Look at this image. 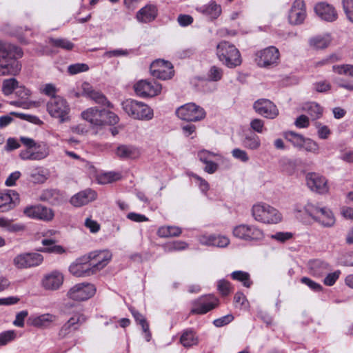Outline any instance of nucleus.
Wrapping results in <instances>:
<instances>
[{"mask_svg": "<svg viewBox=\"0 0 353 353\" xmlns=\"http://www.w3.org/2000/svg\"><path fill=\"white\" fill-rule=\"evenodd\" d=\"M254 219L265 224H276L282 221V214L269 204L258 203L251 210Z\"/></svg>", "mask_w": 353, "mask_h": 353, "instance_id": "2", "label": "nucleus"}, {"mask_svg": "<svg viewBox=\"0 0 353 353\" xmlns=\"http://www.w3.org/2000/svg\"><path fill=\"white\" fill-rule=\"evenodd\" d=\"M161 85L155 81L140 80L134 85L137 95L141 97H153L161 91Z\"/></svg>", "mask_w": 353, "mask_h": 353, "instance_id": "15", "label": "nucleus"}, {"mask_svg": "<svg viewBox=\"0 0 353 353\" xmlns=\"http://www.w3.org/2000/svg\"><path fill=\"white\" fill-rule=\"evenodd\" d=\"M20 141L25 147L19 154V157L23 161H41L50 154V147L45 142H37L34 139L21 137Z\"/></svg>", "mask_w": 353, "mask_h": 353, "instance_id": "1", "label": "nucleus"}, {"mask_svg": "<svg viewBox=\"0 0 353 353\" xmlns=\"http://www.w3.org/2000/svg\"><path fill=\"white\" fill-rule=\"evenodd\" d=\"M7 54L8 57L6 60L13 59L17 61V59L22 57L23 53L21 48L9 43V50H8Z\"/></svg>", "mask_w": 353, "mask_h": 353, "instance_id": "48", "label": "nucleus"}, {"mask_svg": "<svg viewBox=\"0 0 353 353\" xmlns=\"http://www.w3.org/2000/svg\"><path fill=\"white\" fill-rule=\"evenodd\" d=\"M196 10L212 19L218 18L221 13V6L214 1L196 8Z\"/></svg>", "mask_w": 353, "mask_h": 353, "instance_id": "31", "label": "nucleus"}, {"mask_svg": "<svg viewBox=\"0 0 353 353\" xmlns=\"http://www.w3.org/2000/svg\"><path fill=\"white\" fill-rule=\"evenodd\" d=\"M84 225L88 229H89L90 232L92 233L98 232L101 228L100 224L97 221L92 219L91 218H87L85 220Z\"/></svg>", "mask_w": 353, "mask_h": 353, "instance_id": "61", "label": "nucleus"}, {"mask_svg": "<svg viewBox=\"0 0 353 353\" xmlns=\"http://www.w3.org/2000/svg\"><path fill=\"white\" fill-rule=\"evenodd\" d=\"M104 124L114 125L119 121V117L112 112L104 110Z\"/></svg>", "mask_w": 353, "mask_h": 353, "instance_id": "58", "label": "nucleus"}, {"mask_svg": "<svg viewBox=\"0 0 353 353\" xmlns=\"http://www.w3.org/2000/svg\"><path fill=\"white\" fill-rule=\"evenodd\" d=\"M46 108L52 117L58 119L61 123L69 119L70 105L66 100L60 96L50 98L46 104Z\"/></svg>", "mask_w": 353, "mask_h": 353, "instance_id": "6", "label": "nucleus"}, {"mask_svg": "<svg viewBox=\"0 0 353 353\" xmlns=\"http://www.w3.org/2000/svg\"><path fill=\"white\" fill-rule=\"evenodd\" d=\"M253 108L259 114L273 119L279 114V110L276 105L271 101L265 99H261L254 102Z\"/></svg>", "mask_w": 353, "mask_h": 353, "instance_id": "20", "label": "nucleus"}, {"mask_svg": "<svg viewBox=\"0 0 353 353\" xmlns=\"http://www.w3.org/2000/svg\"><path fill=\"white\" fill-rule=\"evenodd\" d=\"M255 56V61L259 67L269 68L279 63L280 53L278 48L270 46L258 51Z\"/></svg>", "mask_w": 353, "mask_h": 353, "instance_id": "10", "label": "nucleus"}, {"mask_svg": "<svg viewBox=\"0 0 353 353\" xmlns=\"http://www.w3.org/2000/svg\"><path fill=\"white\" fill-rule=\"evenodd\" d=\"M23 214L31 219L49 221L54 217L52 210L41 205H30L24 208Z\"/></svg>", "mask_w": 353, "mask_h": 353, "instance_id": "19", "label": "nucleus"}, {"mask_svg": "<svg viewBox=\"0 0 353 353\" xmlns=\"http://www.w3.org/2000/svg\"><path fill=\"white\" fill-rule=\"evenodd\" d=\"M332 70L339 74L348 75L353 77V65H333Z\"/></svg>", "mask_w": 353, "mask_h": 353, "instance_id": "51", "label": "nucleus"}, {"mask_svg": "<svg viewBox=\"0 0 353 353\" xmlns=\"http://www.w3.org/2000/svg\"><path fill=\"white\" fill-rule=\"evenodd\" d=\"M84 256L77 259L69 268L70 272L75 276H88L93 274L87 260L83 261Z\"/></svg>", "mask_w": 353, "mask_h": 353, "instance_id": "25", "label": "nucleus"}, {"mask_svg": "<svg viewBox=\"0 0 353 353\" xmlns=\"http://www.w3.org/2000/svg\"><path fill=\"white\" fill-rule=\"evenodd\" d=\"M314 11L322 20L327 22L335 21L338 18V13L335 8L325 2H320L316 4Z\"/></svg>", "mask_w": 353, "mask_h": 353, "instance_id": "23", "label": "nucleus"}, {"mask_svg": "<svg viewBox=\"0 0 353 353\" xmlns=\"http://www.w3.org/2000/svg\"><path fill=\"white\" fill-rule=\"evenodd\" d=\"M56 316L51 314H43L32 319V324L37 327H47L56 321Z\"/></svg>", "mask_w": 353, "mask_h": 353, "instance_id": "35", "label": "nucleus"}, {"mask_svg": "<svg viewBox=\"0 0 353 353\" xmlns=\"http://www.w3.org/2000/svg\"><path fill=\"white\" fill-rule=\"evenodd\" d=\"M41 243L43 245L46 246V248L41 250V252L59 254L65 252V249L61 245H55V241L53 239H43Z\"/></svg>", "mask_w": 353, "mask_h": 353, "instance_id": "36", "label": "nucleus"}, {"mask_svg": "<svg viewBox=\"0 0 353 353\" xmlns=\"http://www.w3.org/2000/svg\"><path fill=\"white\" fill-rule=\"evenodd\" d=\"M293 236L292 232H278L275 234H271L270 238L275 240L279 243H285L291 239Z\"/></svg>", "mask_w": 353, "mask_h": 353, "instance_id": "52", "label": "nucleus"}, {"mask_svg": "<svg viewBox=\"0 0 353 353\" xmlns=\"http://www.w3.org/2000/svg\"><path fill=\"white\" fill-rule=\"evenodd\" d=\"M43 257L36 252H26L17 254L13 259V265L17 269H28L39 266L42 263Z\"/></svg>", "mask_w": 353, "mask_h": 353, "instance_id": "13", "label": "nucleus"}, {"mask_svg": "<svg viewBox=\"0 0 353 353\" xmlns=\"http://www.w3.org/2000/svg\"><path fill=\"white\" fill-rule=\"evenodd\" d=\"M232 154L234 158L243 163L248 162L250 159L248 153L245 150L239 148L234 149L232 151Z\"/></svg>", "mask_w": 353, "mask_h": 353, "instance_id": "59", "label": "nucleus"}, {"mask_svg": "<svg viewBox=\"0 0 353 353\" xmlns=\"http://www.w3.org/2000/svg\"><path fill=\"white\" fill-rule=\"evenodd\" d=\"M231 276L234 280L242 282L246 288H250L252 283L250 281V274L245 272L234 271L231 274Z\"/></svg>", "mask_w": 353, "mask_h": 353, "instance_id": "43", "label": "nucleus"}, {"mask_svg": "<svg viewBox=\"0 0 353 353\" xmlns=\"http://www.w3.org/2000/svg\"><path fill=\"white\" fill-rule=\"evenodd\" d=\"M157 14L158 9L157 6L148 4L137 12L136 18L141 23H149L154 21Z\"/></svg>", "mask_w": 353, "mask_h": 353, "instance_id": "28", "label": "nucleus"}, {"mask_svg": "<svg viewBox=\"0 0 353 353\" xmlns=\"http://www.w3.org/2000/svg\"><path fill=\"white\" fill-rule=\"evenodd\" d=\"M97 196V194L94 190L86 189L72 196L70 203L74 207H81L94 201Z\"/></svg>", "mask_w": 353, "mask_h": 353, "instance_id": "24", "label": "nucleus"}, {"mask_svg": "<svg viewBox=\"0 0 353 353\" xmlns=\"http://www.w3.org/2000/svg\"><path fill=\"white\" fill-rule=\"evenodd\" d=\"M19 82L14 78L5 79L2 83V92L5 95L11 94L18 87Z\"/></svg>", "mask_w": 353, "mask_h": 353, "instance_id": "42", "label": "nucleus"}, {"mask_svg": "<svg viewBox=\"0 0 353 353\" xmlns=\"http://www.w3.org/2000/svg\"><path fill=\"white\" fill-rule=\"evenodd\" d=\"M126 114L134 119L149 121L153 117V110L145 103L134 99H126L121 103Z\"/></svg>", "mask_w": 353, "mask_h": 353, "instance_id": "4", "label": "nucleus"}, {"mask_svg": "<svg viewBox=\"0 0 353 353\" xmlns=\"http://www.w3.org/2000/svg\"><path fill=\"white\" fill-rule=\"evenodd\" d=\"M40 91L41 93L48 97H51V98L57 97L56 93L57 92V89L52 83H46L43 85L40 88Z\"/></svg>", "mask_w": 353, "mask_h": 353, "instance_id": "57", "label": "nucleus"}, {"mask_svg": "<svg viewBox=\"0 0 353 353\" xmlns=\"http://www.w3.org/2000/svg\"><path fill=\"white\" fill-rule=\"evenodd\" d=\"M217 289L223 296H227L232 292L230 283L224 279L218 281Z\"/></svg>", "mask_w": 353, "mask_h": 353, "instance_id": "54", "label": "nucleus"}, {"mask_svg": "<svg viewBox=\"0 0 353 353\" xmlns=\"http://www.w3.org/2000/svg\"><path fill=\"white\" fill-rule=\"evenodd\" d=\"M223 76V70L215 65L212 66L208 73V77L213 81H218L221 79Z\"/></svg>", "mask_w": 353, "mask_h": 353, "instance_id": "53", "label": "nucleus"}, {"mask_svg": "<svg viewBox=\"0 0 353 353\" xmlns=\"http://www.w3.org/2000/svg\"><path fill=\"white\" fill-rule=\"evenodd\" d=\"M332 41L330 34L317 35L309 39V46L314 50H323L327 48Z\"/></svg>", "mask_w": 353, "mask_h": 353, "instance_id": "29", "label": "nucleus"}, {"mask_svg": "<svg viewBox=\"0 0 353 353\" xmlns=\"http://www.w3.org/2000/svg\"><path fill=\"white\" fill-rule=\"evenodd\" d=\"M219 305V299L212 294L202 296L192 302L190 314H204Z\"/></svg>", "mask_w": 353, "mask_h": 353, "instance_id": "12", "label": "nucleus"}, {"mask_svg": "<svg viewBox=\"0 0 353 353\" xmlns=\"http://www.w3.org/2000/svg\"><path fill=\"white\" fill-rule=\"evenodd\" d=\"M230 243V240L225 236L214 235L213 239V244L212 246H216L219 248H225Z\"/></svg>", "mask_w": 353, "mask_h": 353, "instance_id": "60", "label": "nucleus"}, {"mask_svg": "<svg viewBox=\"0 0 353 353\" xmlns=\"http://www.w3.org/2000/svg\"><path fill=\"white\" fill-rule=\"evenodd\" d=\"M104 110L90 108L83 111L81 116L92 125L101 126L104 125Z\"/></svg>", "mask_w": 353, "mask_h": 353, "instance_id": "26", "label": "nucleus"}, {"mask_svg": "<svg viewBox=\"0 0 353 353\" xmlns=\"http://www.w3.org/2000/svg\"><path fill=\"white\" fill-rule=\"evenodd\" d=\"M85 316L81 312H75L63 325L59 334L64 336L70 332L71 329L77 330L79 325L85 321Z\"/></svg>", "mask_w": 353, "mask_h": 353, "instance_id": "27", "label": "nucleus"}, {"mask_svg": "<svg viewBox=\"0 0 353 353\" xmlns=\"http://www.w3.org/2000/svg\"><path fill=\"white\" fill-rule=\"evenodd\" d=\"M342 6L347 19L353 23V0H342Z\"/></svg>", "mask_w": 353, "mask_h": 353, "instance_id": "50", "label": "nucleus"}, {"mask_svg": "<svg viewBox=\"0 0 353 353\" xmlns=\"http://www.w3.org/2000/svg\"><path fill=\"white\" fill-rule=\"evenodd\" d=\"M305 212L316 221L324 227H332L335 223V218L332 212L327 208H319L313 204L307 203L304 208Z\"/></svg>", "mask_w": 353, "mask_h": 353, "instance_id": "8", "label": "nucleus"}, {"mask_svg": "<svg viewBox=\"0 0 353 353\" xmlns=\"http://www.w3.org/2000/svg\"><path fill=\"white\" fill-rule=\"evenodd\" d=\"M176 113L179 118L188 121H198L205 117L203 108L194 103L181 105L176 110Z\"/></svg>", "mask_w": 353, "mask_h": 353, "instance_id": "11", "label": "nucleus"}, {"mask_svg": "<svg viewBox=\"0 0 353 353\" xmlns=\"http://www.w3.org/2000/svg\"><path fill=\"white\" fill-rule=\"evenodd\" d=\"M234 319V317L232 314H228L221 318L216 319L213 321V324L216 327H222L224 326L229 323H230Z\"/></svg>", "mask_w": 353, "mask_h": 353, "instance_id": "63", "label": "nucleus"}, {"mask_svg": "<svg viewBox=\"0 0 353 353\" xmlns=\"http://www.w3.org/2000/svg\"><path fill=\"white\" fill-rule=\"evenodd\" d=\"M96 288L91 283H78L71 288L67 293L69 299L83 301L89 299L94 295Z\"/></svg>", "mask_w": 353, "mask_h": 353, "instance_id": "14", "label": "nucleus"}, {"mask_svg": "<svg viewBox=\"0 0 353 353\" xmlns=\"http://www.w3.org/2000/svg\"><path fill=\"white\" fill-rule=\"evenodd\" d=\"M285 138L288 141L291 142L294 147L302 149V145L305 139L303 135L290 131L285 133Z\"/></svg>", "mask_w": 353, "mask_h": 353, "instance_id": "41", "label": "nucleus"}, {"mask_svg": "<svg viewBox=\"0 0 353 353\" xmlns=\"http://www.w3.org/2000/svg\"><path fill=\"white\" fill-rule=\"evenodd\" d=\"M188 248V243L182 241H175L166 244L164 246V250L166 252H171L174 251H180L185 250Z\"/></svg>", "mask_w": 353, "mask_h": 353, "instance_id": "46", "label": "nucleus"}, {"mask_svg": "<svg viewBox=\"0 0 353 353\" xmlns=\"http://www.w3.org/2000/svg\"><path fill=\"white\" fill-rule=\"evenodd\" d=\"M181 229L176 226H162L158 229L157 234L162 238L179 236Z\"/></svg>", "mask_w": 353, "mask_h": 353, "instance_id": "37", "label": "nucleus"}, {"mask_svg": "<svg viewBox=\"0 0 353 353\" xmlns=\"http://www.w3.org/2000/svg\"><path fill=\"white\" fill-rule=\"evenodd\" d=\"M116 155L122 159H136L140 155L139 150L134 146L121 145L115 151Z\"/></svg>", "mask_w": 353, "mask_h": 353, "instance_id": "30", "label": "nucleus"}, {"mask_svg": "<svg viewBox=\"0 0 353 353\" xmlns=\"http://www.w3.org/2000/svg\"><path fill=\"white\" fill-rule=\"evenodd\" d=\"M121 177V175L119 172H105V173L101 174L99 176L98 180H99V183L105 184V183H112L113 181H117V180L120 179Z\"/></svg>", "mask_w": 353, "mask_h": 353, "instance_id": "44", "label": "nucleus"}, {"mask_svg": "<svg viewBox=\"0 0 353 353\" xmlns=\"http://www.w3.org/2000/svg\"><path fill=\"white\" fill-rule=\"evenodd\" d=\"M63 281V274L54 270L43 276L41 285L47 290H57L62 285Z\"/></svg>", "mask_w": 353, "mask_h": 353, "instance_id": "22", "label": "nucleus"}, {"mask_svg": "<svg viewBox=\"0 0 353 353\" xmlns=\"http://www.w3.org/2000/svg\"><path fill=\"white\" fill-rule=\"evenodd\" d=\"M112 259V254L108 250H95L84 256L88 262L93 274L104 268Z\"/></svg>", "mask_w": 353, "mask_h": 353, "instance_id": "9", "label": "nucleus"}, {"mask_svg": "<svg viewBox=\"0 0 353 353\" xmlns=\"http://www.w3.org/2000/svg\"><path fill=\"white\" fill-rule=\"evenodd\" d=\"M9 50V43L0 39V75H16L21 69L18 61L6 60Z\"/></svg>", "mask_w": 353, "mask_h": 353, "instance_id": "7", "label": "nucleus"}, {"mask_svg": "<svg viewBox=\"0 0 353 353\" xmlns=\"http://www.w3.org/2000/svg\"><path fill=\"white\" fill-rule=\"evenodd\" d=\"M251 128L258 133H262L264 130V122L260 119H254L250 122Z\"/></svg>", "mask_w": 353, "mask_h": 353, "instance_id": "64", "label": "nucleus"}, {"mask_svg": "<svg viewBox=\"0 0 353 353\" xmlns=\"http://www.w3.org/2000/svg\"><path fill=\"white\" fill-rule=\"evenodd\" d=\"M302 148H303L307 152L317 154L319 152V146L318 143L312 139L305 138L302 145Z\"/></svg>", "mask_w": 353, "mask_h": 353, "instance_id": "49", "label": "nucleus"}, {"mask_svg": "<svg viewBox=\"0 0 353 353\" xmlns=\"http://www.w3.org/2000/svg\"><path fill=\"white\" fill-rule=\"evenodd\" d=\"M151 74L162 80L169 79L174 75L173 66L169 61L157 59L150 65Z\"/></svg>", "mask_w": 353, "mask_h": 353, "instance_id": "17", "label": "nucleus"}, {"mask_svg": "<svg viewBox=\"0 0 353 353\" xmlns=\"http://www.w3.org/2000/svg\"><path fill=\"white\" fill-rule=\"evenodd\" d=\"M340 274V270H336L332 273L328 274L324 279V284L327 286L333 285L339 279Z\"/></svg>", "mask_w": 353, "mask_h": 353, "instance_id": "62", "label": "nucleus"}, {"mask_svg": "<svg viewBox=\"0 0 353 353\" xmlns=\"http://www.w3.org/2000/svg\"><path fill=\"white\" fill-rule=\"evenodd\" d=\"M181 343L185 347H188L198 343V338L192 330H185L180 339Z\"/></svg>", "mask_w": 353, "mask_h": 353, "instance_id": "38", "label": "nucleus"}, {"mask_svg": "<svg viewBox=\"0 0 353 353\" xmlns=\"http://www.w3.org/2000/svg\"><path fill=\"white\" fill-rule=\"evenodd\" d=\"M89 69L87 64L75 63L68 66V71L70 74H76L81 72H86Z\"/></svg>", "mask_w": 353, "mask_h": 353, "instance_id": "55", "label": "nucleus"}, {"mask_svg": "<svg viewBox=\"0 0 353 353\" xmlns=\"http://www.w3.org/2000/svg\"><path fill=\"white\" fill-rule=\"evenodd\" d=\"M216 55L220 61L230 68L240 65L242 62L239 50L228 41L217 45Z\"/></svg>", "mask_w": 353, "mask_h": 353, "instance_id": "3", "label": "nucleus"}, {"mask_svg": "<svg viewBox=\"0 0 353 353\" xmlns=\"http://www.w3.org/2000/svg\"><path fill=\"white\" fill-rule=\"evenodd\" d=\"M83 91L88 97L94 100L96 103L107 105L108 107H110V103L107 101L105 97L101 92L93 90L88 84L83 85Z\"/></svg>", "mask_w": 353, "mask_h": 353, "instance_id": "33", "label": "nucleus"}, {"mask_svg": "<svg viewBox=\"0 0 353 353\" xmlns=\"http://www.w3.org/2000/svg\"><path fill=\"white\" fill-rule=\"evenodd\" d=\"M307 188L318 194H325L329 191L327 180L325 176L316 172H308L305 175Z\"/></svg>", "mask_w": 353, "mask_h": 353, "instance_id": "16", "label": "nucleus"}, {"mask_svg": "<svg viewBox=\"0 0 353 353\" xmlns=\"http://www.w3.org/2000/svg\"><path fill=\"white\" fill-rule=\"evenodd\" d=\"M50 43L54 47L61 48L66 50H70L74 48V44L66 39H50Z\"/></svg>", "mask_w": 353, "mask_h": 353, "instance_id": "45", "label": "nucleus"}, {"mask_svg": "<svg viewBox=\"0 0 353 353\" xmlns=\"http://www.w3.org/2000/svg\"><path fill=\"white\" fill-rule=\"evenodd\" d=\"M17 337L14 330H7L0 333V346H4L14 341Z\"/></svg>", "mask_w": 353, "mask_h": 353, "instance_id": "47", "label": "nucleus"}, {"mask_svg": "<svg viewBox=\"0 0 353 353\" xmlns=\"http://www.w3.org/2000/svg\"><path fill=\"white\" fill-rule=\"evenodd\" d=\"M306 18V8L303 0H294L288 12V21L291 25L302 24Z\"/></svg>", "mask_w": 353, "mask_h": 353, "instance_id": "18", "label": "nucleus"}, {"mask_svg": "<svg viewBox=\"0 0 353 353\" xmlns=\"http://www.w3.org/2000/svg\"><path fill=\"white\" fill-rule=\"evenodd\" d=\"M243 144L248 149L256 150L261 146V140L256 134L246 135L243 141Z\"/></svg>", "mask_w": 353, "mask_h": 353, "instance_id": "40", "label": "nucleus"}, {"mask_svg": "<svg viewBox=\"0 0 353 353\" xmlns=\"http://www.w3.org/2000/svg\"><path fill=\"white\" fill-rule=\"evenodd\" d=\"M232 234L235 238L248 242H259L265 239L263 230L253 224L237 225L233 228Z\"/></svg>", "mask_w": 353, "mask_h": 353, "instance_id": "5", "label": "nucleus"}, {"mask_svg": "<svg viewBox=\"0 0 353 353\" xmlns=\"http://www.w3.org/2000/svg\"><path fill=\"white\" fill-rule=\"evenodd\" d=\"M20 201L19 194L14 190L0 192V210L8 212L14 208Z\"/></svg>", "mask_w": 353, "mask_h": 353, "instance_id": "21", "label": "nucleus"}, {"mask_svg": "<svg viewBox=\"0 0 353 353\" xmlns=\"http://www.w3.org/2000/svg\"><path fill=\"white\" fill-rule=\"evenodd\" d=\"M42 200L48 201L54 204H59L63 201V196L57 190H47L41 196Z\"/></svg>", "mask_w": 353, "mask_h": 353, "instance_id": "39", "label": "nucleus"}, {"mask_svg": "<svg viewBox=\"0 0 353 353\" xmlns=\"http://www.w3.org/2000/svg\"><path fill=\"white\" fill-rule=\"evenodd\" d=\"M328 270L327 263L320 260H314L310 263V271L314 276L321 277Z\"/></svg>", "mask_w": 353, "mask_h": 353, "instance_id": "34", "label": "nucleus"}, {"mask_svg": "<svg viewBox=\"0 0 353 353\" xmlns=\"http://www.w3.org/2000/svg\"><path fill=\"white\" fill-rule=\"evenodd\" d=\"M302 110L307 112L312 120H316L323 115V109L315 102H307L303 105Z\"/></svg>", "mask_w": 353, "mask_h": 353, "instance_id": "32", "label": "nucleus"}, {"mask_svg": "<svg viewBox=\"0 0 353 353\" xmlns=\"http://www.w3.org/2000/svg\"><path fill=\"white\" fill-rule=\"evenodd\" d=\"M314 125L318 130L317 133L319 137L321 139H327L331 134L330 130L328 128V127L326 125H323L319 122H315Z\"/></svg>", "mask_w": 353, "mask_h": 353, "instance_id": "56", "label": "nucleus"}]
</instances>
